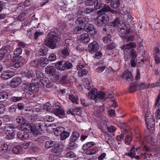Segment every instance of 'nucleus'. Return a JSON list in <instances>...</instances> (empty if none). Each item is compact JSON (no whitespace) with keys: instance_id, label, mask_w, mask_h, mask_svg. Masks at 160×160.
Segmentation results:
<instances>
[{"instance_id":"2eb2a0df","label":"nucleus","mask_w":160,"mask_h":160,"mask_svg":"<svg viewBox=\"0 0 160 160\" xmlns=\"http://www.w3.org/2000/svg\"><path fill=\"white\" fill-rule=\"evenodd\" d=\"M11 46L8 45H6L3 46L0 49V56L2 57L4 55L7 53L8 59L12 58V56L9 54L11 52L10 50Z\"/></svg>"},{"instance_id":"39448f33","label":"nucleus","mask_w":160,"mask_h":160,"mask_svg":"<svg viewBox=\"0 0 160 160\" xmlns=\"http://www.w3.org/2000/svg\"><path fill=\"white\" fill-rule=\"evenodd\" d=\"M28 126L29 128L28 130L32 132L33 136H36L40 133V131L46 128L47 125L44 122L40 121L31 123Z\"/></svg>"},{"instance_id":"052dcab7","label":"nucleus","mask_w":160,"mask_h":160,"mask_svg":"<svg viewBox=\"0 0 160 160\" xmlns=\"http://www.w3.org/2000/svg\"><path fill=\"white\" fill-rule=\"evenodd\" d=\"M9 148V147L7 143H4L2 145L1 150L3 152H7Z\"/></svg>"},{"instance_id":"f704fd0d","label":"nucleus","mask_w":160,"mask_h":160,"mask_svg":"<svg viewBox=\"0 0 160 160\" xmlns=\"http://www.w3.org/2000/svg\"><path fill=\"white\" fill-rule=\"evenodd\" d=\"M30 4V0H26L24 3H21L20 5L18 7V8L19 9L22 11L24 10V9L25 7L29 6Z\"/></svg>"},{"instance_id":"a19ab883","label":"nucleus","mask_w":160,"mask_h":160,"mask_svg":"<svg viewBox=\"0 0 160 160\" xmlns=\"http://www.w3.org/2000/svg\"><path fill=\"white\" fill-rule=\"evenodd\" d=\"M132 134L131 133V135H127L124 139L125 143L126 144L129 145L131 144L132 140Z\"/></svg>"},{"instance_id":"a878e982","label":"nucleus","mask_w":160,"mask_h":160,"mask_svg":"<svg viewBox=\"0 0 160 160\" xmlns=\"http://www.w3.org/2000/svg\"><path fill=\"white\" fill-rule=\"evenodd\" d=\"M154 51L155 61L157 63H160V50L158 48H155Z\"/></svg>"},{"instance_id":"aec40b11","label":"nucleus","mask_w":160,"mask_h":160,"mask_svg":"<svg viewBox=\"0 0 160 160\" xmlns=\"http://www.w3.org/2000/svg\"><path fill=\"white\" fill-rule=\"evenodd\" d=\"M14 73L12 71H3L1 74L2 78L4 80H7L13 76Z\"/></svg>"},{"instance_id":"9d476101","label":"nucleus","mask_w":160,"mask_h":160,"mask_svg":"<svg viewBox=\"0 0 160 160\" xmlns=\"http://www.w3.org/2000/svg\"><path fill=\"white\" fill-rule=\"evenodd\" d=\"M143 148H142V145L136 148L133 146L129 152L125 154L126 155H127L131 158H135L137 160H139L140 158V156L142 154L141 153V151L143 150Z\"/></svg>"},{"instance_id":"0e129e2a","label":"nucleus","mask_w":160,"mask_h":160,"mask_svg":"<svg viewBox=\"0 0 160 160\" xmlns=\"http://www.w3.org/2000/svg\"><path fill=\"white\" fill-rule=\"evenodd\" d=\"M75 16L72 14L67 15L66 17V18H68L69 19V21L71 22H73L74 21V19L75 18Z\"/></svg>"},{"instance_id":"e433bc0d","label":"nucleus","mask_w":160,"mask_h":160,"mask_svg":"<svg viewBox=\"0 0 160 160\" xmlns=\"http://www.w3.org/2000/svg\"><path fill=\"white\" fill-rule=\"evenodd\" d=\"M79 137V134L77 132H72L70 140V141H75L77 140Z\"/></svg>"},{"instance_id":"a211bd4d","label":"nucleus","mask_w":160,"mask_h":160,"mask_svg":"<svg viewBox=\"0 0 160 160\" xmlns=\"http://www.w3.org/2000/svg\"><path fill=\"white\" fill-rule=\"evenodd\" d=\"M108 12H111L113 14L115 13L116 11L112 9L108 5H104L101 9L99 10L98 12V14L105 13Z\"/></svg>"},{"instance_id":"5fc2aeb1","label":"nucleus","mask_w":160,"mask_h":160,"mask_svg":"<svg viewBox=\"0 0 160 160\" xmlns=\"http://www.w3.org/2000/svg\"><path fill=\"white\" fill-rule=\"evenodd\" d=\"M84 84L85 88L88 90L89 91L91 89V87L90 86V82L88 79L86 78L85 79V82Z\"/></svg>"},{"instance_id":"6ab92c4d","label":"nucleus","mask_w":160,"mask_h":160,"mask_svg":"<svg viewBox=\"0 0 160 160\" xmlns=\"http://www.w3.org/2000/svg\"><path fill=\"white\" fill-rule=\"evenodd\" d=\"M52 112L59 117L61 116H64L65 114L64 111L62 108H54L52 110Z\"/></svg>"},{"instance_id":"473e14b6","label":"nucleus","mask_w":160,"mask_h":160,"mask_svg":"<svg viewBox=\"0 0 160 160\" xmlns=\"http://www.w3.org/2000/svg\"><path fill=\"white\" fill-rule=\"evenodd\" d=\"M88 149L85 152L86 154L88 155H92L97 153L98 151L97 148L96 147L94 148L93 147V146Z\"/></svg>"},{"instance_id":"774afa93","label":"nucleus","mask_w":160,"mask_h":160,"mask_svg":"<svg viewBox=\"0 0 160 160\" xmlns=\"http://www.w3.org/2000/svg\"><path fill=\"white\" fill-rule=\"evenodd\" d=\"M66 26V23L64 22H61L58 24V28L61 30L64 29Z\"/></svg>"},{"instance_id":"69168bd1","label":"nucleus","mask_w":160,"mask_h":160,"mask_svg":"<svg viewBox=\"0 0 160 160\" xmlns=\"http://www.w3.org/2000/svg\"><path fill=\"white\" fill-rule=\"evenodd\" d=\"M44 34L42 32L36 31L35 32L34 38L35 40H37L39 36L42 35Z\"/></svg>"},{"instance_id":"09e8293b","label":"nucleus","mask_w":160,"mask_h":160,"mask_svg":"<svg viewBox=\"0 0 160 160\" xmlns=\"http://www.w3.org/2000/svg\"><path fill=\"white\" fill-rule=\"evenodd\" d=\"M22 149V147L20 145L14 147L12 149L13 152L16 154H18Z\"/></svg>"},{"instance_id":"680f3d73","label":"nucleus","mask_w":160,"mask_h":160,"mask_svg":"<svg viewBox=\"0 0 160 160\" xmlns=\"http://www.w3.org/2000/svg\"><path fill=\"white\" fill-rule=\"evenodd\" d=\"M45 121L48 122H52L54 121V118L52 116L49 115H46L44 117Z\"/></svg>"},{"instance_id":"8fccbe9b","label":"nucleus","mask_w":160,"mask_h":160,"mask_svg":"<svg viewBox=\"0 0 160 160\" xmlns=\"http://www.w3.org/2000/svg\"><path fill=\"white\" fill-rule=\"evenodd\" d=\"M42 108L43 111L45 112H49L51 109V106L49 103H47L46 104H44Z\"/></svg>"},{"instance_id":"bf43d9fd","label":"nucleus","mask_w":160,"mask_h":160,"mask_svg":"<svg viewBox=\"0 0 160 160\" xmlns=\"http://www.w3.org/2000/svg\"><path fill=\"white\" fill-rule=\"evenodd\" d=\"M22 52V50L20 48H18L15 49L14 51V54L16 56H18L21 54Z\"/></svg>"},{"instance_id":"0eeeda50","label":"nucleus","mask_w":160,"mask_h":160,"mask_svg":"<svg viewBox=\"0 0 160 160\" xmlns=\"http://www.w3.org/2000/svg\"><path fill=\"white\" fill-rule=\"evenodd\" d=\"M89 97L91 99L95 100L96 102H98L99 99L105 100L108 97L102 91H99L98 92V89L93 88L88 93Z\"/></svg>"},{"instance_id":"20e7f679","label":"nucleus","mask_w":160,"mask_h":160,"mask_svg":"<svg viewBox=\"0 0 160 160\" xmlns=\"http://www.w3.org/2000/svg\"><path fill=\"white\" fill-rule=\"evenodd\" d=\"M136 47V44L134 42L123 45L121 47V48L124 50V58L126 60L129 59L131 57L134 59L136 58L137 53L134 50Z\"/></svg>"},{"instance_id":"dca6fc26","label":"nucleus","mask_w":160,"mask_h":160,"mask_svg":"<svg viewBox=\"0 0 160 160\" xmlns=\"http://www.w3.org/2000/svg\"><path fill=\"white\" fill-rule=\"evenodd\" d=\"M142 108L143 109V113L144 114L145 123H147L149 121H151V119H153L149 110L147 108V106L143 105L142 106Z\"/></svg>"},{"instance_id":"f8f14e48","label":"nucleus","mask_w":160,"mask_h":160,"mask_svg":"<svg viewBox=\"0 0 160 160\" xmlns=\"http://www.w3.org/2000/svg\"><path fill=\"white\" fill-rule=\"evenodd\" d=\"M55 66L58 69L64 71L70 69L72 67V64L69 61H58L56 63Z\"/></svg>"},{"instance_id":"4c0bfd02","label":"nucleus","mask_w":160,"mask_h":160,"mask_svg":"<svg viewBox=\"0 0 160 160\" xmlns=\"http://www.w3.org/2000/svg\"><path fill=\"white\" fill-rule=\"evenodd\" d=\"M69 48H64L62 49L60 52L61 55L63 58H65L68 56L69 54Z\"/></svg>"},{"instance_id":"79ce46f5","label":"nucleus","mask_w":160,"mask_h":160,"mask_svg":"<svg viewBox=\"0 0 160 160\" xmlns=\"http://www.w3.org/2000/svg\"><path fill=\"white\" fill-rule=\"evenodd\" d=\"M102 4L101 0H96L93 3L94 8L97 9L100 8Z\"/></svg>"},{"instance_id":"cd10ccee","label":"nucleus","mask_w":160,"mask_h":160,"mask_svg":"<svg viewBox=\"0 0 160 160\" xmlns=\"http://www.w3.org/2000/svg\"><path fill=\"white\" fill-rule=\"evenodd\" d=\"M121 133L119 135H118L116 138V139L118 141H120L123 139L124 134H126L127 132V130L122 127L121 129Z\"/></svg>"},{"instance_id":"58836bf2","label":"nucleus","mask_w":160,"mask_h":160,"mask_svg":"<svg viewBox=\"0 0 160 160\" xmlns=\"http://www.w3.org/2000/svg\"><path fill=\"white\" fill-rule=\"evenodd\" d=\"M64 128L62 126H60L57 127L54 131V134L56 136H60L61 134L64 131Z\"/></svg>"},{"instance_id":"de8ad7c7","label":"nucleus","mask_w":160,"mask_h":160,"mask_svg":"<svg viewBox=\"0 0 160 160\" xmlns=\"http://www.w3.org/2000/svg\"><path fill=\"white\" fill-rule=\"evenodd\" d=\"M71 142H70L68 145V148L70 149L73 150V149L78 148V145L77 144L75 143L74 141H71Z\"/></svg>"},{"instance_id":"9b49d317","label":"nucleus","mask_w":160,"mask_h":160,"mask_svg":"<svg viewBox=\"0 0 160 160\" xmlns=\"http://www.w3.org/2000/svg\"><path fill=\"white\" fill-rule=\"evenodd\" d=\"M99 15L97 17L95 23L98 27H103L109 21V16L106 14H98Z\"/></svg>"},{"instance_id":"2f4dec72","label":"nucleus","mask_w":160,"mask_h":160,"mask_svg":"<svg viewBox=\"0 0 160 160\" xmlns=\"http://www.w3.org/2000/svg\"><path fill=\"white\" fill-rule=\"evenodd\" d=\"M15 128V126L13 124H7L5 126L4 130L6 132H13V130Z\"/></svg>"},{"instance_id":"c85d7f7f","label":"nucleus","mask_w":160,"mask_h":160,"mask_svg":"<svg viewBox=\"0 0 160 160\" xmlns=\"http://www.w3.org/2000/svg\"><path fill=\"white\" fill-rule=\"evenodd\" d=\"M30 11V10L28 9L26 11L24 10L23 12L20 15L18 18V20L20 21H23L25 19V16L28 15H31V13H29L28 14V12H29Z\"/></svg>"},{"instance_id":"1a4fd4ad","label":"nucleus","mask_w":160,"mask_h":160,"mask_svg":"<svg viewBox=\"0 0 160 160\" xmlns=\"http://www.w3.org/2000/svg\"><path fill=\"white\" fill-rule=\"evenodd\" d=\"M22 74L24 77H26L27 79L33 78L35 76V74H36L37 78L36 79H34V81H36V82L37 81L38 82V81L39 82H41V78L43 77V74L39 71L35 72L31 70L22 71Z\"/></svg>"},{"instance_id":"6e6552de","label":"nucleus","mask_w":160,"mask_h":160,"mask_svg":"<svg viewBox=\"0 0 160 160\" xmlns=\"http://www.w3.org/2000/svg\"><path fill=\"white\" fill-rule=\"evenodd\" d=\"M47 37V39L44 41L45 43L47 46L49 47L51 49L54 48L58 39L56 33L54 32L51 31L48 33Z\"/></svg>"},{"instance_id":"603ef678","label":"nucleus","mask_w":160,"mask_h":160,"mask_svg":"<svg viewBox=\"0 0 160 160\" xmlns=\"http://www.w3.org/2000/svg\"><path fill=\"white\" fill-rule=\"evenodd\" d=\"M137 90H138V88L137 84L133 83L130 85L129 88L130 92H133Z\"/></svg>"},{"instance_id":"3c124183","label":"nucleus","mask_w":160,"mask_h":160,"mask_svg":"<svg viewBox=\"0 0 160 160\" xmlns=\"http://www.w3.org/2000/svg\"><path fill=\"white\" fill-rule=\"evenodd\" d=\"M65 156L67 158H73L76 157V154L72 151L67 152L65 154Z\"/></svg>"},{"instance_id":"4d7b16f0","label":"nucleus","mask_w":160,"mask_h":160,"mask_svg":"<svg viewBox=\"0 0 160 160\" xmlns=\"http://www.w3.org/2000/svg\"><path fill=\"white\" fill-rule=\"evenodd\" d=\"M88 73V71L86 69H83L80 70L78 72V75L79 77H81L84 75H86Z\"/></svg>"},{"instance_id":"f03ea898","label":"nucleus","mask_w":160,"mask_h":160,"mask_svg":"<svg viewBox=\"0 0 160 160\" xmlns=\"http://www.w3.org/2000/svg\"><path fill=\"white\" fill-rule=\"evenodd\" d=\"M109 25L111 27L118 28L120 35L123 40L128 42L134 40L133 36L129 34L130 28H128L125 23L122 21H120L118 18H116L112 22H109Z\"/></svg>"},{"instance_id":"6e6d98bb","label":"nucleus","mask_w":160,"mask_h":160,"mask_svg":"<svg viewBox=\"0 0 160 160\" xmlns=\"http://www.w3.org/2000/svg\"><path fill=\"white\" fill-rule=\"evenodd\" d=\"M8 95L6 92L3 91L0 92V99H7Z\"/></svg>"},{"instance_id":"864d4df0","label":"nucleus","mask_w":160,"mask_h":160,"mask_svg":"<svg viewBox=\"0 0 160 160\" xmlns=\"http://www.w3.org/2000/svg\"><path fill=\"white\" fill-rule=\"evenodd\" d=\"M88 7L84 9V12L86 14L90 13L92 12L94 10L93 6H89Z\"/></svg>"},{"instance_id":"4468645a","label":"nucleus","mask_w":160,"mask_h":160,"mask_svg":"<svg viewBox=\"0 0 160 160\" xmlns=\"http://www.w3.org/2000/svg\"><path fill=\"white\" fill-rule=\"evenodd\" d=\"M45 72L50 76H53L55 77H59L60 76L58 70L56 71V68L54 66H48L45 68Z\"/></svg>"},{"instance_id":"bb28decb","label":"nucleus","mask_w":160,"mask_h":160,"mask_svg":"<svg viewBox=\"0 0 160 160\" xmlns=\"http://www.w3.org/2000/svg\"><path fill=\"white\" fill-rule=\"evenodd\" d=\"M22 64V63L21 60L18 59H16L15 58L12 59L10 62L11 66L16 68H19Z\"/></svg>"},{"instance_id":"393cba45","label":"nucleus","mask_w":160,"mask_h":160,"mask_svg":"<svg viewBox=\"0 0 160 160\" xmlns=\"http://www.w3.org/2000/svg\"><path fill=\"white\" fill-rule=\"evenodd\" d=\"M148 129L150 132H152L155 130V122L154 119H151V121L146 123Z\"/></svg>"},{"instance_id":"72a5a7b5","label":"nucleus","mask_w":160,"mask_h":160,"mask_svg":"<svg viewBox=\"0 0 160 160\" xmlns=\"http://www.w3.org/2000/svg\"><path fill=\"white\" fill-rule=\"evenodd\" d=\"M48 49L47 46H43L38 50V54L40 55L45 56L47 53Z\"/></svg>"},{"instance_id":"f3484780","label":"nucleus","mask_w":160,"mask_h":160,"mask_svg":"<svg viewBox=\"0 0 160 160\" xmlns=\"http://www.w3.org/2000/svg\"><path fill=\"white\" fill-rule=\"evenodd\" d=\"M99 48L98 45L96 41H93L88 46V49L89 52L91 53H94L98 50Z\"/></svg>"},{"instance_id":"37998d69","label":"nucleus","mask_w":160,"mask_h":160,"mask_svg":"<svg viewBox=\"0 0 160 160\" xmlns=\"http://www.w3.org/2000/svg\"><path fill=\"white\" fill-rule=\"evenodd\" d=\"M62 133L60 135V137L61 139L62 140H63L67 138L70 135V133L64 130V131L62 132Z\"/></svg>"},{"instance_id":"13d9d810","label":"nucleus","mask_w":160,"mask_h":160,"mask_svg":"<svg viewBox=\"0 0 160 160\" xmlns=\"http://www.w3.org/2000/svg\"><path fill=\"white\" fill-rule=\"evenodd\" d=\"M111 35L108 34L107 36L104 37L103 39V42L104 43H106L110 42L111 41Z\"/></svg>"},{"instance_id":"e2e57ef3","label":"nucleus","mask_w":160,"mask_h":160,"mask_svg":"<svg viewBox=\"0 0 160 160\" xmlns=\"http://www.w3.org/2000/svg\"><path fill=\"white\" fill-rule=\"evenodd\" d=\"M56 59V56L55 54L54 53H51L50 54L48 58V61H53Z\"/></svg>"},{"instance_id":"a18cd8bd","label":"nucleus","mask_w":160,"mask_h":160,"mask_svg":"<svg viewBox=\"0 0 160 160\" xmlns=\"http://www.w3.org/2000/svg\"><path fill=\"white\" fill-rule=\"evenodd\" d=\"M55 144V142L52 140L46 141L45 144V147L46 148L48 149L52 147Z\"/></svg>"},{"instance_id":"7ed1b4c3","label":"nucleus","mask_w":160,"mask_h":160,"mask_svg":"<svg viewBox=\"0 0 160 160\" xmlns=\"http://www.w3.org/2000/svg\"><path fill=\"white\" fill-rule=\"evenodd\" d=\"M145 141L150 144H147L145 145L142 141L143 144L142 145V148H143V150L141 151V153L142 154L140 155V156L144 157L145 158H150L152 157V156L150 153L152 151V148L150 144L153 145H155L156 140L151 135L147 136L145 138Z\"/></svg>"},{"instance_id":"412c9836","label":"nucleus","mask_w":160,"mask_h":160,"mask_svg":"<svg viewBox=\"0 0 160 160\" xmlns=\"http://www.w3.org/2000/svg\"><path fill=\"white\" fill-rule=\"evenodd\" d=\"M18 138L22 141L28 139L29 137L28 133L24 131H20L17 134Z\"/></svg>"},{"instance_id":"c03bdc74","label":"nucleus","mask_w":160,"mask_h":160,"mask_svg":"<svg viewBox=\"0 0 160 160\" xmlns=\"http://www.w3.org/2000/svg\"><path fill=\"white\" fill-rule=\"evenodd\" d=\"M5 134V138L8 140L12 139L15 136L13 132H6Z\"/></svg>"},{"instance_id":"c9c22d12","label":"nucleus","mask_w":160,"mask_h":160,"mask_svg":"<svg viewBox=\"0 0 160 160\" xmlns=\"http://www.w3.org/2000/svg\"><path fill=\"white\" fill-rule=\"evenodd\" d=\"M69 99L73 103L77 104L78 103V98L72 94H70L68 96Z\"/></svg>"},{"instance_id":"423d86ee","label":"nucleus","mask_w":160,"mask_h":160,"mask_svg":"<svg viewBox=\"0 0 160 160\" xmlns=\"http://www.w3.org/2000/svg\"><path fill=\"white\" fill-rule=\"evenodd\" d=\"M34 83H29L27 82H25V83H23V85H24V87L28 91L26 93V96H28V98H31V96H28L29 95L30 96L32 95V93L35 94L39 90V84H40L38 81L34 82Z\"/></svg>"},{"instance_id":"338daca9","label":"nucleus","mask_w":160,"mask_h":160,"mask_svg":"<svg viewBox=\"0 0 160 160\" xmlns=\"http://www.w3.org/2000/svg\"><path fill=\"white\" fill-rule=\"evenodd\" d=\"M108 114L111 117H114L116 115L115 111L114 110L110 109L108 112Z\"/></svg>"},{"instance_id":"4be33fe9","label":"nucleus","mask_w":160,"mask_h":160,"mask_svg":"<svg viewBox=\"0 0 160 160\" xmlns=\"http://www.w3.org/2000/svg\"><path fill=\"white\" fill-rule=\"evenodd\" d=\"M79 39L80 41L82 42L84 44H87L90 41V38L88 34L86 33H84L82 34L79 37Z\"/></svg>"},{"instance_id":"ddd939ff","label":"nucleus","mask_w":160,"mask_h":160,"mask_svg":"<svg viewBox=\"0 0 160 160\" xmlns=\"http://www.w3.org/2000/svg\"><path fill=\"white\" fill-rule=\"evenodd\" d=\"M22 77L20 78H13L10 83L11 86L12 88H16L18 87L21 83V82L23 83H25L27 78L26 77H23L22 75Z\"/></svg>"},{"instance_id":"7c9ffc66","label":"nucleus","mask_w":160,"mask_h":160,"mask_svg":"<svg viewBox=\"0 0 160 160\" xmlns=\"http://www.w3.org/2000/svg\"><path fill=\"white\" fill-rule=\"evenodd\" d=\"M48 63V60L45 57H42L40 58L38 62V65H40L43 67L46 66Z\"/></svg>"},{"instance_id":"b1692460","label":"nucleus","mask_w":160,"mask_h":160,"mask_svg":"<svg viewBox=\"0 0 160 160\" xmlns=\"http://www.w3.org/2000/svg\"><path fill=\"white\" fill-rule=\"evenodd\" d=\"M63 147L62 145L56 144L52 148V152L53 153L59 154L62 152Z\"/></svg>"},{"instance_id":"f257e3e1","label":"nucleus","mask_w":160,"mask_h":160,"mask_svg":"<svg viewBox=\"0 0 160 160\" xmlns=\"http://www.w3.org/2000/svg\"><path fill=\"white\" fill-rule=\"evenodd\" d=\"M89 21V19L86 16H81L78 17L76 23V24L79 26H76L74 28V32L80 33L85 30L87 32L89 33L91 36L94 35L96 32L95 29L92 25L89 24H86Z\"/></svg>"},{"instance_id":"49530a36","label":"nucleus","mask_w":160,"mask_h":160,"mask_svg":"<svg viewBox=\"0 0 160 160\" xmlns=\"http://www.w3.org/2000/svg\"><path fill=\"white\" fill-rule=\"evenodd\" d=\"M17 122L21 125H24L26 123L25 119L21 116L18 117L16 119Z\"/></svg>"},{"instance_id":"c756f323","label":"nucleus","mask_w":160,"mask_h":160,"mask_svg":"<svg viewBox=\"0 0 160 160\" xmlns=\"http://www.w3.org/2000/svg\"><path fill=\"white\" fill-rule=\"evenodd\" d=\"M95 144V142H88L83 145L82 148V149L85 152L86 151L89 149H88L92 148V147Z\"/></svg>"},{"instance_id":"5701e85b","label":"nucleus","mask_w":160,"mask_h":160,"mask_svg":"<svg viewBox=\"0 0 160 160\" xmlns=\"http://www.w3.org/2000/svg\"><path fill=\"white\" fill-rule=\"evenodd\" d=\"M122 78L128 82L131 81L133 78L132 73L128 71H125L123 72Z\"/></svg>"},{"instance_id":"ea45409f","label":"nucleus","mask_w":160,"mask_h":160,"mask_svg":"<svg viewBox=\"0 0 160 160\" xmlns=\"http://www.w3.org/2000/svg\"><path fill=\"white\" fill-rule=\"evenodd\" d=\"M111 6L113 8L117 9L120 6V2L119 0H112L111 3Z\"/></svg>"}]
</instances>
